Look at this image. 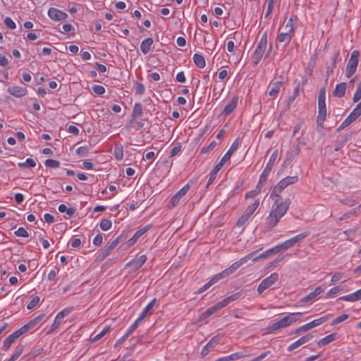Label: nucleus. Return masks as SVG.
<instances>
[{
  "mask_svg": "<svg viewBox=\"0 0 361 361\" xmlns=\"http://www.w3.org/2000/svg\"><path fill=\"white\" fill-rule=\"evenodd\" d=\"M271 198L274 200V202L271 206L269 215L265 220L267 228L269 230L272 229L278 224L280 219L287 212L290 204V199L282 201L281 197H280V198Z\"/></svg>",
  "mask_w": 361,
  "mask_h": 361,
  "instance_id": "f257e3e1",
  "label": "nucleus"
},
{
  "mask_svg": "<svg viewBox=\"0 0 361 361\" xmlns=\"http://www.w3.org/2000/svg\"><path fill=\"white\" fill-rule=\"evenodd\" d=\"M302 315V313L301 312L290 313L279 321L274 322L271 326L269 327V331L273 332L280 329L287 327L291 324L300 320Z\"/></svg>",
  "mask_w": 361,
  "mask_h": 361,
  "instance_id": "f03ea898",
  "label": "nucleus"
},
{
  "mask_svg": "<svg viewBox=\"0 0 361 361\" xmlns=\"http://www.w3.org/2000/svg\"><path fill=\"white\" fill-rule=\"evenodd\" d=\"M326 90L324 87L321 88L318 97V116L317 118V124L323 127V123L326 120Z\"/></svg>",
  "mask_w": 361,
  "mask_h": 361,
  "instance_id": "7ed1b4c3",
  "label": "nucleus"
},
{
  "mask_svg": "<svg viewBox=\"0 0 361 361\" xmlns=\"http://www.w3.org/2000/svg\"><path fill=\"white\" fill-rule=\"evenodd\" d=\"M298 181V177L297 176H287L283 179L281 180L277 185L274 188L271 193V197H277L280 198V193L289 185L294 184Z\"/></svg>",
  "mask_w": 361,
  "mask_h": 361,
  "instance_id": "20e7f679",
  "label": "nucleus"
},
{
  "mask_svg": "<svg viewBox=\"0 0 361 361\" xmlns=\"http://www.w3.org/2000/svg\"><path fill=\"white\" fill-rule=\"evenodd\" d=\"M257 251L252 252L250 253L249 255L242 257L238 261L233 263L231 266H230L228 268L224 270L222 272L216 274L219 276V279H222L224 277L228 276L229 275L234 273L240 266L246 263L249 259H251V257L256 254Z\"/></svg>",
  "mask_w": 361,
  "mask_h": 361,
  "instance_id": "39448f33",
  "label": "nucleus"
},
{
  "mask_svg": "<svg viewBox=\"0 0 361 361\" xmlns=\"http://www.w3.org/2000/svg\"><path fill=\"white\" fill-rule=\"evenodd\" d=\"M267 33L265 32L259 42L255 51L252 55V63L254 65H257L261 61L267 48Z\"/></svg>",
  "mask_w": 361,
  "mask_h": 361,
  "instance_id": "423d86ee",
  "label": "nucleus"
},
{
  "mask_svg": "<svg viewBox=\"0 0 361 361\" xmlns=\"http://www.w3.org/2000/svg\"><path fill=\"white\" fill-rule=\"evenodd\" d=\"M359 56L360 52L357 50H354L352 52L345 70V75L347 78H350L355 73L358 64Z\"/></svg>",
  "mask_w": 361,
  "mask_h": 361,
  "instance_id": "0eeeda50",
  "label": "nucleus"
},
{
  "mask_svg": "<svg viewBox=\"0 0 361 361\" xmlns=\"http://www.w3.org/2000/svg\"><path fill=\"white\" fill-rule=\"evenodd\" d=\"M277 157H278V151L275 150L272 153L265 169H264L262 173L261 174V176L259 177V185H264L266 183V182L267 180V178L274 166V162L276 161Z\"/></svg>",
  "mask_w": 361,
  "mask_h": 361,
  "instance_id": "6e6552de",
  "label": "nucleus"
},
{
  "mask_svg": "<svg viewBox=\"0 0 361 361\" xmlns=\"http://www.w3.org/2000/svg\"><path fill=\"white\" fill-rule=\"evenodd\" d=\"M279 279L277 273H273L269 276L263 279L257 288L259 294H262L266 289L274 285Z\"/></svg>",
  "mask_w": 361,
  "mask_h": 361,
  "instance_id": "1a4fd4ad",
  "label": "nucleus"
},
{
  "mask_svg": "<svg viewBox=\"0 0 361 361\" xmlns=\"http://www.w3.org/2000/svg\"><path fill=\"white\" fill-rule=\"evenodd\" d=\"M240 297L239 293H235L226 298H224L223 300L217 302L214 306L209 307L210 311L212 312V314H214L217 312L221 308L226 307L228 305L230 302H233L236 300H238Z\"/></svg>",
  "mask_w": 361,
  "mask_h": 361,
  "instance_id": "9d476101",
  "label": "nucleus"
},
{
  "mask_svg": "<svg viewBox=\"0 0 361 361\" xmlns=\"http://www.w3.org/2000/svg\"><path fill=\"white\" fill-rule=\"evenodd\" d=\"M240 297L239 293H235L226 298H224L223 300L217 302L214 306L209 307L210 311L212 312V314H214L217 312L221 308L226 307L228 305L230 302H233L236 300H238Z\"/></svg>",
  "mask_w": 361,
  "mask_h": 361,
  "instance_id": "9b49d317",
  "label": "nucleus"
},
{
  "mask_svg": "<svg viewBox=\"0 0 361 361\" xmlns=\"http://www.w3.org/2000/svg\"><path fill=\"white\" fill-rule=\"evenodd\" d=\"M310 234V231H305L302 233H300L295 237L286 240L283 243L281 244V247L283 250H287L289 247L293 246L295 244H296L298 242L301 240L302 239L307 237Z\"/></svg>",
  "mask_w": 361,
  "mask_h": 361,
  "instance_id": "f8f14e48",
  "label": "nucleus"
},
{
  "mask_svg": "<svg viewBox=\"0 0 361 361\" xmlns=\"http://www.w3.org/2000/svg\"><path fill=\"white\" fill-rule=\"evenodd\" d=\"M329 317V315L324 316L322 317H320L319 319H314L306 324H304L300 326V330H303V331H307L316 326H318L321 325L322 324L324 323L326 321L328 320Z\"/></svg>",
  "mask_w": 361,
  "mask_h": 361,
  "instance_id": "ddd939ff",
  "label": "nucleus"
},
{
  "mask_svg": "<svg viewBox=\"0 0 361 361\" xmlns=\"http://www.w3.org/2000/svg\"><path fill=\"white\" fill-rule=\"evenodd\" d=\"M190 189L189 184H186L183 186L180 190H178L171 199L170 204L172 207H174L178 204L180 200L185 195V194L188 192Z\"/></svg>",
  "mask_w": 361,
  "mask_h": 361,
  "instance_id": "4468645a",
  "label": "nucleus"
},
{
  "mask_svg": "<svg viewBox=\"0 0 361 361\" xmlns=\"http://www.w3.org/2000/svg\"><path fill=\"white\" fill-rule=\"evenodd\" d=\"M49 17L54 20H64L68 17V14L62 11L55 8H50L48 11Z\"/></svg>",
  "mask_w": 361,
  "mask_h": 361,
  "instance_id": "2eb2a0df",
  "label": "nucleus"
},
{
  "mask_svg": "<svg viewBox=\"0 0 361 361\" xmlns=\"http://www.w3.org/2000/svg\"><path fill=\"white\" fill-rule=\"evenodd\" d=\"M325 288L326 287L324 285L317 287L313 292H311L304 297L300 302L305 303L312 300H315L317 297L324 291Z\"/></svg>",
  "mask_w": 361,
  "mask_h": 361,
  "instance_id": "dca6fc26",
  "label": "nucleus"
},
{
  "mask_svg": "<svg viewBox=\"0 0 361 361\" xmlns=\"http://www.w3.org/2000/svg\"><path fill=\"white\" fill-rule=\"evenodd\" d=\"M312 338H313V336L311 334H307L306 336L301 337L298 341H296L295 342H294L293 343L290 345L288 347V350L292 351V350L296 349L297 348L300 347V345H302L306 343L307 342H308L309 341H310Z\"/></svg>",
  "mask_w": 361,
  "mask_h": 361,
  "instance_id": "f3484780",
  "label": "nucleus"
},
{
  "mask_svg": "<svg viewBox=\"0 0 361 361\" xmlns=\"http://www.w3.org/2000/svg\"><path fill=\"white\" fill-rule=\"evenodd\" d=\"M8 92L17 97H21L26 94L27 90L25 88L18 86H11L8 88Z\"/></svg>",
  "mask_w": 361,
  "mask_h": 361,
  "instance_id": "a211bd4d",
  "label": "nucleus"
},
{
  "mask_svg": "<svg viewBox=\"0 0 361 361\" xmlns=\"http://www.w3.org/2000/svg\"><path fill=\"white\" fill-rule=\"evenodd\" d=\"M239 145L238 138L236 139L232 145L231 146L230 149L227 151V152L224 154L223 158L221 159L220 162L222 164H225L226 161L230 159L232 154L238 149Z\"/></svg>",
  "mask_w": 361,
  "mask_h": 361,
  "instance_id": "6ab92c4d",
  "label": "nucleus"
},
{
  "mask_svg": "<svg viewBox=\"0 0 361 361\" xmlns=\"http://www.w3.org/2000/svg\"><path fill=\"white\" fill-rule=\"evenodd\" d=\"M238 97H233L231 101L225 106L221 114L223 115H229L231 112H233L238 104Z\"/></svg>",
  "mask_w": 361,
  "mask_h": 361,
  "instance_id": "aec40b11",
  "label": "nucleus"
},
{
  "mask_svg": "<svg viewBox=\"0 0 361 361\" xmlns=\"http://www.w3.org/2000/svg\"><path fill=\"white\" fill-rule=\"evenodd\" d=\"M338 300L348 302H356L359 300H361V293L360 289L351 294L340 297Z\"/></svg>",
  "mask_w": 361,
  "mask_h": 361,
  "instance_id": "412c9836",
  "label": "nucleus"
},
{
  "mask_svg": "<svg viewBox=\"0 0 361 361\" xmlns=\"http://www.w3.org/2000/svg\"><path fill=\"white\" fill-rule=\"evenodd\" d=\"M153 42V39L149 37L141 42L140 50L144 54H147L150 51Z\"/></svg>",
  "mask_w": 361,
  "mask_h": 361,
  "instance_id": "4be33fe9",
  "label": "nucleus"
},
{
  "mask_svg": "<svg viewBox=\"0 0 361 361\" xmlns=\"http://www.w3.org/2000/svg\"><path fill=\"white\" fill-rule=\"evenodd\" d=\"M224 164L221 162H219L213 169L212 171L209 174V178L207 181V188L209 187L216 179L217 173L221 170V169L223 167Z\"/></svg>",
  "mask_w": 361,
  "mask_h": 361,
  "instance_id": "5701e85b",
  "label": "nucleus"
},
{
  "mask_svg": "<svg viewBox=\"0 0 361 361\" xmlns=\"http://www.w3.org/2000/svg\"><path fill=\"white\" fill-rule=\"evenodd\" d=\"M346 90V83L341 82L336 85V88L333 92L334 96L337 97H342L345 95Z\"/></svg>",
  "mask_w": 361,
  "mask_h": 361,
  "instance_id": "b1692460",
  "label": "nucleus"
},
{
  "mask_svg": "<svg viewBox=\"0 0 361 361\" xmlns=\"http://www.w3.org/2000/svg\"><path fill=\"white\" fill-rule=\"evenodd\" d=\"M156 302V299H153L148 305L145 307L143 311L141 312L140 316L138 317V319L142 322L149 313V312L153 308L154 303Z\"/></svg>",
  "mask_w": 361,
  "mask_h": 361,
  "instance_id": "393cba45",
  "label": "nucleus"
},
{
  "mask_svg": "<svg viewBox=\"0 0 361 361\" xmlns=\"http://www.w3.org/2000/svg\"><path fill=\"white\" fill-rule=\"evenodd\" d=\"M259 201L258 200H255L254 203H252L247 207V208L245 210V212H243V214L250 218V216L255 212V210L259 207Z\"/></svg>",
  "mask_w": 361,
  "mask_h": 361,
  "instance_id": "a878e982",
  "label": "nucleus"
},
{
  "mask_svg": "<svg viewBox=\"0 0 361 361\" xmlns=\"http://www.w3.org/2000/svg\"><path fill=\"white\" fill-rule=\"evenodd\" d=\"M293 36V34L288 31H286L285 32H281L279 35L277 37V41L279 42H285L287 44L291 40Z\"/></svg>",
  "mask_w": 361,
  "mask_h": 361,
  "instance_id": "bb28decb",
  "label": "nucleus"
},
{
  "mask_svg": "<svg viewBox=\"0 0 361 361\" xmlns=\"http://www.w3.org/2000/svg\"><path fill=\"white\" fill-rule=\"evenodd\" d=\"M282 85V81H276L275 82L271 83V89L269 91V94L271 97H275L279 93Z\"/></svg>",
  "mask_w": 361,
  "mask_h": 361,
  "instance_id": "cd10ccee",
  "label": "nucleus"
},
{
  "mask_svg": "<svg viewBox=\"0 0 361 361\" xmlns=\"http://www.w3.org/2000/svg\"><path fill=\"white\" fill-rule=\"evenodd\" d=\"M121 238V235L117 237L114 240H113L109 246L106 247L104 252V257L108 256L111 252L116 247V246L120 243Z\"/></svg>",
  "mask_w": 361,
  "mask_h": 361,
  "instance_id": "c85d7f7f",
  "label": "nucleus"
},
{
  "mask_svg": "<svg viewBox=\"0 0 361 361\" xmlns=\"http://www.w3.org/2000/svg\"><path fill=\"white\" fill-rule=\"evenodd\" d=\"M44 317V314H40L35 319L30 320L27 324H25V326L27 329L30 330L33 329L37 324H39Z\"/></svg>",
  "mask_w": 361,
  "mask_h": 361,
  "instance_id": "c756f323",
  "label": "nucleus"
},
{
  "mask_svg": "<svg viewBox=\"0 0 361 361\" xmlns=\"http://www.w3.org/2000/svg\"><path fill=\"white\" fill-rule=\"evenodd\" d=\"M193 61L195 64L200 68H202L205 66V61L204 57L199 54H195L193 56Z\"/></svg>",
  "mask_w": 361,
  "mask_h": 361,
  "instance_id": "7c9ffc66",
  "label": "nucleus"
},
{
  "mask_svg": "<svg viewBox=\"0 0 361 361\" xmlns=\"http://www.w3.org/2000/svg\"><path fill=\"white\" fill-rule=\"evenodd\" d=\"M335 338H336V334H331L328 335V336H325L324 338L320 339L318 341L317 344L319 346L327 345V344L330 343L331 342H332L333 341H334Z\"/></svg>",
  "mask_w": 361,
  "mask_h": 361,
  "instance_id": "2f4dec72",
  "label": "nucleus"
},
{
  "mask_svg": "<svg viewBox=\"0 0 361 361\" xmlns=\"http://www.w3.org/2000/svg\"><path fill=\"white\" fill-rule=\"evenodd\" d=\"M142 114V106L140 103L135 104L133 109L132 117L136 118L140 117Z\"/></svg>",
  "mask_w": 361,
  "mask_h": 361,
  "instance_id": "473e14b6",
  "label": "nucleus"
},
{
  "mask_svg": "<svg viewBox=\"0 0 361 361\" xmlns=\"http://www.w3.org/2000/svg\"><path fill=\"white\" fill-rule=\"evenodd\" d=\"M16 338L14 336L11 334L9 335L4 341L2 349L5 351H7L11 345L15 342Z\"/></svg>",
  "mask_w": 361,
  "mask_h": 361,
  "instance_id": "72a5a7b5",
  "label": "nucleus"
},
{
  "mask_svg": "<svg viewBox=\"0 0 361 361\" xmlns=\"http://www.w3.org/2000/svg\"><path fill=\"white\" fill-rule=\"evenodd\" d=\"M59 211L61 213L66 212L69 216H72L75 212V209L73 207H67L65 204H60L59 207Z\"/></svg>",
  "mask_w": 361,
  "mask_h": 361,
  "instance_id": "f704fd0d",
  "label": "nucleus"
},
{
  "mask_svg": "<svg viewBox=\"0 0 361 361\" xmlns=\"http://www.w3.org/2000/svg\"><path fill=\"white\" fill-rule=\"evenodd\" d=\"M114 157L117 160H121L123 157V148L121 145H116L114 148Z\"/></svg>",
  "mask_w": 361,
  "mask_h": 361,
  "instance_id": "c9c22d12",
  "label": "nucleus"
},
{
  "mask_svg": "<svg viewBox=\"0 0 361 361\" xmlns=\"http://www.w3.org/2000/svg\"><path fill=\"white\" fill-rule=\"evenodd\" d=\"M63 318L61 317L58 314L51 325V328L50 330L48 331L47 334H51L54 331H55L56 329H58V327L60 326V324H61V322H63Z\"/></svg>",
  "mask_w": 361,
  "mask_h": 361,
  "instance_id": "e433bc0d",
  "label": "nucleus"
},
{
  "mask_svg": "<svg viewBox=\"0 0 361 361\" xmlns=\"http://www.w3.org/2000/svg\"><path fill=\"white\" fill-rule=\"evenodd\" d=\"M109 330H110V326H105L101 332L97 334L94 337L91 338L92 342H96V341H99V339H101L104 335H106V334H107L109 331Z\"/></svg>",
  "mask_w": 361,
  "mask_h": 361,
  "instance_id": "4c0bfd02",
  "label": "nucleus"
},
{
  "mask_svg": "<svg viewBox=\"0 0 361 361\" xmlns=\"http://www.w3.org/2000/svg\"><path fill=\"white\" fill-rule=\"evenodd\" d=\"M356 119H355L353 117H352V116L350 114L343 121V123L341 124V126L338 127V128L337 129L338 131L342 130V129H344L345 128H346L347 126H350L354 121H355Z\"/></svg>",
  "mask_w": 361,
  "mask_h": 361,
  "instance_id": "58836bf2",
  "label": "nucleus"
},
{
  "mask_svg": "<svg viewBox=\"0 0 361 361\" xmlns=\"http://www.w3.org/2000/svg\"><path fill=\"white\" fill-rule=\"evenodd\" d=\"M262 186H263L262 185L258 184L255 190H251L245 194V199L254 198L255 196H257L260 192L261 188Z\"/></svg>",
  "mask_w": 361,
  "mask_h": 361,
  "instance_id": "ea45409f",
  "label": "nucleus"
},
{
  "mask_svg": "<svg viewBox=\"0 0 361 361\" xmlns=\"http://www.w3.org/2000/svg\"><path fill=\"white\" fill-rule=\"evenodd\" d=\"M298 154V150L295 149L292 152H289L287 154V157L284 161L283 165L290 164L292 160L295 158V156Z\"/></svg>",
  "mask_w": 361,
  "mask_h": 361,
  "instance_id": "a19ab883",
  "label": "nucleus"
},
{
  "mask_svg": "<svg viewBox=\"0 0 361 361\" xmlns=\"http://www.w3.org/2000/svg\"><path fill=\"white\" fill-rule=\"evenodd\" d=\"M218 280H219V276L217 275L214 276L207 283L203 286L198 291L199 293H201L206 290L208 288H209L212 284L216 283Z\"/></svg>",
  "mask_w": 361,
  "mask_h": 361,
  "instance_id": "79ce46f5",
  "label": "nucleus"
},
{
  "mask_svg": "<svg viewBox=\"0 0 361 361\" xmlns=\"http://www.w3.org/2000/svg\"><path fill=\"white\" fill-rule=\"evenodd\" d=\"M100 228L103 231H108L111 228L112 224L109 219H104L100 222Z\"/></svg>",
  "mask_w": 361,
  "mask_h": 361,
  "instance_id": "37998d69",
  "label": "nucleus"
},
{
  "mask_svg": "<svg viewBox=\"0 0 361 361\" xmlns=\"http://www.w3.org/2000/svg\"><path fill=\"white\" fill-rule=\"evenodd\" d=\"M44 164L47 167L56 169L59 167L60 162L54 159H47L45 161Z\"/></svg>",
  "mask_w": 361,
  "mask_h": 361,
  "instance_id": "c03bdc74",
  "label": "nucleus"
},
{
  "mask_svg": "<svg viewBox=\"0 0 361 361\" xmlns=\"http://www.w3.org/2000/svg\"><path fill=\"white\" fill-rule=\"evenodd\" d=\"M23 347H18L13 355L7 361H15L23 353Z\"/></svg>",
  "mask_w": 361,
  "mask_h": 361,
  "instance_id": "a18cd8bd",
  "label": "nucleus"
},
{
  "mask_svg": "<svg viewBox=\"0 0 361 361\" xmlns=\"http://www.w3.org/2000/svg\"><path fill=\"white\" fill-rule=\"evenodd\" d=\"M141 322L138 319H137L134 323L131 325V326L128 329L125 335L126 336H129L133 334V332L137 328L138 324Z\"/></svg>",
  "mask_w": 361,
  "mask_h": 361,
  "instance_id": "49530a36",
  "label": "nucleus"
},
{
  "mask_svg": "<svg viewBox=\"0 0 361 361\" xmlns=\"http://www.w3.org/2000/svg\"><path fill=\"white\" fill-rule=\"evenodd\" d=\"M28 331L25 325L23 326L20 329L11 334L16 339L19 338L20 336Z\"/></svg>",
  "mask_w": 361,
  "mask_h": 361,
  "instance_id": "de8ad7c7",
  "label": "nucleus"
},
{
  "mask_svg": "<svg viewBox=\"0 0 361 361\" xmlns=\"http://www.w3.org/2000/svg\"><path fill=\"white\" fill-rule=\"evenodd\" d=\"M300 83H298L296 87H295L294 89V91H293V95L291 97H289V99H288V102L289 103H291L293 102L295 98L298 96L299 94V92H300Z\"/></svg>",
  "mask_w": 361,
  "mask_h": 361,
  "instance_id": "09e8293b",
  "label": "nucleus"
},
{
  "mask_svg": "<svg viewBox=\"0 0 361 361\" xmlns=\"http://www.w3.org/2000/svg\"><path fill=\"white\" fill-rule=\"evenodd\" d=\"M249 219L250 217L243 214V215L238 219L236 226L238 227H243Z\"/></svg>",
  "mask_w": 361,
  "mask_h": 361,
  "instance_id": "8fccbe9b",
  "label": "nucleus"
},
{
  "mask_svg": "<svg viewBox=\"0 0 361 361\" xmlns=\"http://www.w3.org/2000/svg\"><path fill=\"white\" fill-rule=\"evenodd\" d=\"M360 99H361V82H359V84H358V85L357 87V90H356V92L354 94L353 100V102H357Z\"/></svg>",
  "mask_w": 361,
  "mask_h": 361,
  "instance_id": "3c124183",
  "label": "nucleus"
},
{
  "mask_svg": "<svg viewBox=\"0 0 361 361\" xmlns=\"http://www.w3.org/2000/svg\"><path fill=\"white\" fill-rule=\"evenodd\" d=\"M39 296H35L27 305V308L28 310H31L34 308L39 302Z\"/></svg>",
  "mask_w": 361,
  "mask_h": 361,
  "instance_id": "603ef678",
  "label": "nucleus"
},
{
  "mask_svg": "<svg viewBox=\"0 0 361 361\" xmlns=\"http://www.w3.org/2000/svg\"><path fill=\"white\" fill-rule=\"evenodd\" d=\"M348 317L349 316L347 314H343L342 315H340L338 317H336L335 319L333 320V322H331V325H336V324L345 321V319H347L348 318Z\"/></svg>",
  "mask_w": 361,
  "mask_h": 361,
  "instance_id": "864d4df0",
  "label": "nucleus"
},
{
  "mask_svg": "<svg viewBox=\"0 0 361 361\" xmlns=\"http://www.w3.org/2000/svg\"><path fill=\"white\" fill-rule=\"evenodd\" d=\"M271 255V253L269 252V250H267L266 252L260 254L258 256H255V254L251 257V259H252L253 262H256L259 259H265L267 257H268V256H269Z\"/></svg>",
  "mask_w": 361,
  "mask_h": 361,
  "instance_id": "5fc2aeb1",
  "label": "nucleus"
},
{
  "mask_svg": "<svg viewBox=\"0 0 361 361\" xmlns=\"http://www.w3.org/2000/svg\"><path fill=\"white\" fill-rule=\"evenodd\" d=\"M220 341V338L218 336L213 337L211 341L207 344V347L211 350L214 348Z\"/></svg>",
  "mask_w": 361,
  "mask_h": 361,
  "instance_id": "6e6d98bb",
  "label": "nucleus"
},
{
  "mask_svg": "<svg viewBox=\"0 0 361 361\" xmlns=\"http://www.w3.org/2000/svg\"><path fill=\"white\" fill-rule=\"evenodd\" d=\"M14 233L17 236L23 238H27L29 235L27 231L23 227H20Z\"/></svg>",
  "mask_w": 361,
  "mask_h": 361,
  "instance_id": "4d7b16f0",
  "label": "nucleus"
},
{
  "mask_svg": "<svg viewBox=\"0 0 361 361\" xmlns=\"http://www.w3.org/2000/svg\"><path fill=\"white\" fill-rule=\"evenodd\" d=\"M151 228L150 225H147L140 229H139L136 233H135V238H139L140 236H142L145 233H146L149 228Z\"/></svg>",
  "mask_w": 361,
  "mask_h": 361,
  "instance_id": "13d9d810",
  "label": "nucleus"
},
{
  "mask_svg": "<svg viewBox=\"0 0 361 361\" xmlns=\"http://www.w3.org/2000/svg\"><path fill=\"white\" fill-rule=\"evenodd\" d=\"M4 23L9 29H15L16 25L14 21L10 18L6 17L4 20Z\"/></svg>",
  "mask_w": 361,
  "mask_h": 361,
  "instance_id": "bf43d9fd",
  "label": "nucleus"
},
{
  "mask_svg": "<svg viewBox=\"0 0 361 361\" xmlns=\"http://www.w3.org/2000/svg\"><path fill=\"white\" fill-rule=\"evenodd\" d=\"M92 90L94 93L99 95H102L105 92V89L102 85H94Z\"/></svg>",
  "mask_w": 361,
  "mask_h": 361,
  "instance_id": "052dcab7",
  "label": "nucleus"
},
{
  "mask_svg": "<svg viewBox=\"0 0 361 361\" xmlns=\"http://www.w3.org/2000/svg\"><path fill=\"white\" fill-rule=\"evenodd\" d=\"M88 152V147L86 146H82L76 149V153L80 156H86Z\"/></svg>",
  "mask_w": 361,
  "mask_h": 361,
  "instance_id": "680f3d73",
  "label": "nucleus"
},
{
  "mask_svg": "<svg viewBox=\"0 0 361 361\" xmlns=\"http://www.w3.org/2000/svg\"><path fill=\"white\" fill-rule=\"evenodd\" d=\"M145 90V86L142 83H140V82L136 83V86H135L136 94H137L139 95H142L144 94Z\"/></svg>",
  "mask_w": 361,
  "mask_h": 361,
  "instance_id": "e2e57ef3",
  "label": "nucleus"
},
{
  "mask_svg": "<svg viewBox=\"0 0 361 361\" xmlns=\"http://www.w3.org/2000/svg\"><path fill=\"white\" fill-rule=\"evenodd\" d=\"M181 150V145L180 143L177 144L174 146L171 150L170 155L171 157H174L177 155Z\"/></svg>",
  "mask_w": 361,
  "mask_h": 361,
  "instance_id": "0e129e2a",
  "label": "nucleus"
},
{
  "mask_svg": "<svg viewBox=\"0 0 361 361\" xmlns=\"http://www.w3.org/2000/svg\"><path fill=\"white\" fill-rule=\"evenodd\" d=\"M245 356V355L243 353L238 352V353H233V354L228 355V359H230V361L235 360L243 358Z\"/></svg>",
  "mask_w": 361,
  "mask_h": 361,
  "instance_id": "69168bd1",
  "label": "nucleus"
},
{
  "mask_svg": "<svg viewBox=\"0 0 361 361\" xmlns=\"http://www.w3.org/2000/svg\"><path fill=\"white\" fill-rule=\"evenodd\" d=\"M341 290V287H339V286L334 287L329 290V292L326 293V297L330 298V297H331V295L336 294L337 293L340 292Z\"/></svg>",
  "mask_w": 361,
  "mask_h": 361,
  "instance_id": "338daca9",
  "label": "nucleus"
},
{
  "mask_svg": "<svg viewBox=\"0 0 361 361\" xmlns=\"http://www.w3.org/2000/svg\"><path fill=\"white\" fill-rule=\"evenodd\" d=\"M102 241H103L102 235L99 233V234L96 235V236L94 237V238L93 240V244L96 246H100L102 243Z\"/></svg>",
  "mask_w": 361,
  "mask_h": 361,
  "instance_id": "774afa93",
  "label": "nucleus"
}]
</instances>
